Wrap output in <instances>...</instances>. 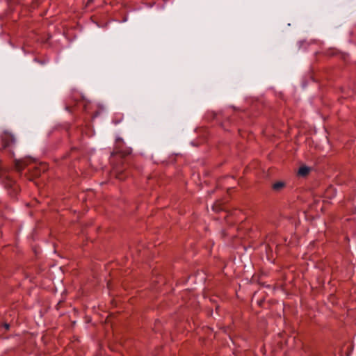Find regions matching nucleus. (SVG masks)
Returning <instances> with one entry per match:
<instances>
[{"instance_id": "39448f33", "label": "nucleus", "mask_w": 356, "mask_h": 356, "mask_svg": "<svg viewBox=\"0 0 356 356\" xmlns=\"http://www.w3.org/2000/svg\"><path fill=\"white\" fill-rule=\"evenodd\" d=\"M3 184L5 188L8 189H13L14 193L13 195H17L18 191V186L17 185L15 181L13 180L10 177H6L3 180Z\"/></svg>"}, {"instance_id": "0eeeda50", "label": "nucleus", "mask_w": 356, "mask_h": 356, "mask_svg": "<svg viewBox=\"0 0 356 356\" xmlns=\"http://www.w3.org/2000/svg\"><path fill=\"white\" fill-rule=\"evenodd\" d=\"M310 170V168L306 165H302L299 168L298 175L300 177H305L309 174Z\"/></svg>"}, {"instance_id": "a211bd4d", "label": "nucleus", "mask_w": 356, "mask_h": 356, "mask_svg": "<svg viewBox=\"0 0 356 356\" xmlns=\"http://www.w3.org/2000/svg\"><path fill=\"white\" fill-rule=\"evenodd\" d=\"M1 163H2V161H1V160L0 159V169L1 168Z\"/></svg>"}, {"instance_id": "ddd939ff", "label": "nucleus", "mask_w": 356, "mask_h": 356, "mask_svg": "<svg viewBox=\"0 0 356 356\" xmlns=\"http://www.w3.org/2000/svg\"><path fill=\"white\" fill-rule=\"evenodd\" d=\"M264 299H261V300H260L259 301H258V305H259L260 307H261V306H262V305L264 304Z\"/></svg>"}, {"instance_id": "7ed1b4c3", "label": "nucleus", "mask_w": 356, "mask_h": 356, "mask_svg": "<svg viewBox=\"0 0 356 356\" xmlns=\"http://www.w3.org/2000/svg\"><path fill=\"white\" fill-rule=\"evenodd\" d=\"M286 188V182L284 180H276L271 183L270 189L276 194L281 193Z\"/></svg>"}, {"instance_id": "2eb2a0df", "label": "nucleus", "mask_w": 356, "mask_h": 356, "mask_svg": "<svg viewBox=\"0 0 356 356\" xmlns=\"http://www.w3.org/2000/svg\"><path fill=\"white\" fill-rule=\"evenodd\" d=\"M74 151H78V148L77 147H72L70 149V152H74Z\"/></svg>"}, {"instance_id": "6e6552de", "label": "nucleus", "mask_w": 356, "mask_h": 356, "mask_svg": "<svg viewBox=\"0 0 356 356\" xmlns=\"http://www.w3.org/2000/svg\"><path fill=\"white\" fill-rule=\"evenodd\" d=\"M327 54L330 56H336L337 54H341V53L339 50H337L336 49L330 48V49H328Z\"/></svg>"}, {"instance_id": "20e7f679", "label": "nucleus", "mask_w": 356, "mask_h": 356, "mask_svg": "<svg viewBox=\"0 0 356 356\" xmlns=\"http://www.w3.org/2000/svg\"><path fill=\"white\" fill-rule=\"evenodd\" d=\"M111 174L115 176V177L118 180L124 181L126 178L129 176V172L126 168L121 169L118 167H115L111 172Z\"/></svg>"}, {"instance_id": "f8f14e48", "label": "nucleus", "mask_w": 356, "mask_h": 356, "mask_svg": "<svg viewBox=\"0 0 356 356\" xmlns=\"http://www.w3.org/2000/svg\"><path fill=\"white\" fill-rule=\"evenodd\" d=\"M2 326L6 330H8L10 329V324L7 323H3Z\"/></svg>"}, {"instance_id": "4468645a", "label": "nucleus", "mask_w": 356, "mask_h": 356, "mask_svg": "<svg viewBox=\"0 0 356 356\" xmlns=\"http://www.w3.org/2000/svg\"><path fill=\"white\" fill-rule=\"evenodd\" d=\"M92 1H93V0H88L86 3V6L87 7L89 6V5L92 3Z\"/></svg>"}, {"instance_id": "f257e3e1", "label": "nucleus", "mask_w": 356, "mask_h": 356, "mask_svg": "<svg viewBox=\"0 0 356 356\" xmlns=\"http://www.w3.org/2000/svg\"><path fill=\"white\" fill-rule=\"evenodd\" d=\"M31 163H35V159L31 156H26L21 159H15L13 160L15 169L19 173H22L24 168Z\"/></svg>"}, {"instance_id": "9b49d317", "label": "nucleus", "mask_w": 356, "mask_h": 356, "mask_svg": "<svg viewBox=\"0 0 356 356\" xmlns=\"http://www.w3.org/2000/svg\"><path fill=\"white\" fill-rule=\"evenodd\" d=\"M216 113L215 112H211L210 113H208V116H210L212 119H215L216 117Z\"/></svg>"}, {"instance_id": "1a4fd4ad", "label": "nucleus", "mask_w": 356, "mask_h": 356, "mask_svg": "<svg viewBox=\"0 0 356 356\" xmlns=\"http://www.w3.org/2000/svg\"><path fill=\"white\" fill-rule=\"evenodd\" d=\"M41 172V170L39 168V167H35L33 170L32 174L33 177H38L40 175Z\"/></svg>"}, {"instance_id": "6ab92c4d", "label": "nucleus", "mask_w": 356, "mask_h": 356, "mask_svg": "<svg viewBox=\"0 0 356 356\" xmlns=\"http://www.w3.org/2000/svg\"><path fill=\"white\" fill-rule=\"evenodd\" d=\"M2 236V232L0 231V237Z\"/></svg>"}, {"instance_id": "f03ea898", "label": "nucleus", "mask_w": 356, "mask_h": 356, "mask_svg": "<svg viewBox=\"0 0 356 356\" xmlns=\"http://www.w3.org/2000/svg\"><path fill=\"white\" fill-rule=\"evenodd\" d=\"M1 141L3 149L12 147L16 142L15 138L10 132L4 131L1 135Z\"/></svg>"}, {"instance_id": "9d476101", "label": "nucleus", "mask_w": 356, "mask_h": 356, "mask_svg": "<svg viewBox=\"0 0 356 356\" xmlns=\"http://www.w3.org/2000/svg\"><path fill=\"white\" fill-rule=\"evenodd\" d=\"M39 168L42 172H44L48 170V165L46 163H40Z\"/></svg>"}, {"instance_id": "423d86ee", "label": "nucleus", "mask_w": 356, "mask_h": 356, "mask_svg": "<svg viewBox=\"0 0 356 356\" xmlns=\"http://www.w3.org/2000/svg\"><path fill=\"white\" fill-rule=\"evenodd\" d=\"M212 209L216 213L226 211V205L222 201L218 200L213 204Z\"/></svg>"}, {"instance_id": "f3484780", "label": "nucleus", "mask_w": 356, "mask_h": 356, "mask_svg": "<svg viewBox=\"0 0 356 356\" xmlns=\"http://www.w3.org/2000/svg\"><path fill=\"white\" fill-rule=\"evenodd\" d=\"M2 177V172H1V168L0 169V179Z\"/></svg>"}, {"instance_id": "dca6fc26", "label": "nucleus", "mask_w": 356, "mask_h": 356, "mask_svg": "<svg viewBox=\"0 0 356 356\" xmlns=\"http://www.w3.org/2000/svg\"><path fill=\"white\" fill-rule=\"evenodd\" d=\"M218 310H219V306L216 305V311L217 313H218Z\"/></svg>"}]
</instances>
